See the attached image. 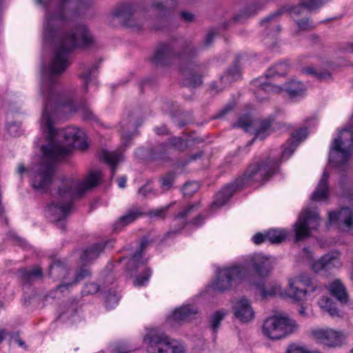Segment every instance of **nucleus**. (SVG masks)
<instances>
[{
	"label": "nucleus",
	"mask_w": 353,
	"mask_h": 353,
	"mask_svg": "<svg viewBox=\"0 0 353 353\" xmlns=\"http://www.w3.org/2000/svg\"><path fill=\"white\" fill-rule=\"evenodd\" d=\"M99 290V286L94 283H87L85 285L83 292L84 294H94Z\"/></svg>",
	"instance_id": "6e6d98bb"
},
{
	"label": "nucleus",
	"mask_w": 353,
	"mask_h": 353,
	"mask_svg": "<svg viewBox=\"0 0 353 353\" xmlns=\"http://www.w3.org/2000/svg\"><path fill=\"white\" fill-rule=\"evenodd\" d=\"M70 0H35L37 4L41 5L45 9L46 28L43 37L49 41H55L57 37V30L54 28V21H67L70 17L66 13V6Z\"/></svg>",
	"instance_id": "39448f33"
},
{
	"label": "nucleus",
	"mask_w": 353,
	"mask_h": 353,
	"mask_svg": "<svg viewBox=\"0 0 353 353\" xmlns=\"http://www.w3.org/2000/svg\"><path fill=\"white\" fill-rule=\"evenodd\" d=\"M328 223L344 225L348 229L353 228V207H343L339 211L329 212Z\"/></svg>",
	"instance_id": "dca6fc26"
},
{
	"label": "nucleus",
	"mask_w": 353,
	"mask_h": 353,
	"mask_svg": "<svg viewBox=\"0 0 353 353\" xmlns=\"http://www.w3.org/2000/svg\"><path fill=\"white\" fill-rule=\"evenodd\" d=\"M235 317L243 323H247L254 319V312L251 306L250 301L245 297L239 299L234 307Z\"/></svg>",
	"instance_id": "412c9836"
},
{
	"label": "nucleus",
	"mask_w": 353,
	"mask_h": 353,
	"mask_svg": "<svg viewBox=\"0 0 353 353\" xmlns=\"http://www.w3.org/2000/svg\"><path fill=\"white\" fill-rule=\"evenodd\" d=\"M99 158L110 166L111 179H112L116 174L117 165L121 161V154L117 151L102 150L99 153Z\"/></svg>",
	"instance_id": "c85d7f7f"
},
{
	"label": "nucleus",
	"mask_w": 353,
	"mask_h": 353,
	"mask_svg": "<svg viewBox=\"0 0 353 353\" xmlns=\"http://www.w3.org/2000/svg\"><path fill=\"white\" fill-rule=\"evenodd\" d=\"M233 103H229L226 105L222 110H221L215 116L213 117L214 119H222L226 114H228L234 108Z\"/></svg>",
	"instance_id": "13d9d810"
},
{
	"label": "nucleus",
	"mask_w": 353,
	"mask_h": 353,
	"mask_svg": "<svg viewBox=\"0 0 353 353\" xmlns=\"http://www.w3.org/2000/svg\"><path fill=\"white\" fill-rule=\"evenodd\" d=\"M315 288L311 286V281L307 277L301 275L299 277L289 281L287 295L296 301L303 300L309 292H314Z\"/></svg>",
	"instance_id": "9b49d317"
},
{
	"label": "nucleus",
	"mask_w": 353,
	"mask_h": 353,
	"mask_svg": "<svg viewBox=\"0 0 353 353\" xmlns=\"http://www.w3.org/2000/svg\"><path fill=\"white\" fill-rule=\"evenodd\" d=\"M285 353H307V350L294 345H290Z\"/></svg>",
	"instance_id": "69168bd1"
},
{
	"label": "nucleus",
	"mask_w": 353,
	"mask_h": 353,
	"mask_svg": "<svg viewBox=\"0 0 353 353\" xmlns=\"http://www.w3.org/2000/svg\"><path fill=\"white\" fill-rule=\"evenodd\" d=\"M279 168L278 160L270 157L250 165L243 175L236 178L234 182L227 184L216 193L211 207L214 208L224 205L236 191L245 186L250 185L252 183L268 181L279 171Z\"/></svg>",
	"instance_id": "20e7f679"
},
{
	"label": "nucleus",
	"mask_w": 353,
	"mask_h": 353,
	"mask_svg": "<svg viewBox=\"0 0 353 353\" xmlns=\"http://www.w3.org/2000/svg\"><path fill=\"white\" fill-rule=\"evenodd\" d=\"M199 189V185L196 181L186 182L183 186V193L185 196H191Z\"/></svg>",
	"instance_id": "49530a36"
},
{
	"label": "nucleus",
	"mask_w": 353,
	"mask_h": 353,
	"mask_svg": "<svg viewBox=\"0 0 353 353\" xmlns=\"http://www.w3.org/2000/svg\"><path fill=\"white\" fill-rule=\"evenodd\" d=\"M152 274V270L148 268L144 270L143 273L138 276L134 281V285L137 286L145 285L149 281Z\"/></svg>",
	"instance_id": "a18cd8bd"
},
{
	"label": "nucleus",
	"mask_w": 353,
	"mask_h": 353,
	"mask_svg": "<svg viewBox=\"0 0 353 353\" xmlns=\"http://www.w3.org/2000/svg\"><path fill=\"white\" fill-rule=\"evenodd\" d=\"M217 34L218 32L214 28H210L205 37L203 44L200 46H197L199 49V52L200 51L203 46L205 47V48H208L209 47H210L212 43H213L214 37Z\"/></svg>",
	"instance_id": "3c124183"
},
{
	"label": "nucleus",
	"mask_w": 353,
	"mask_h": 353,
	"mask_svg": "<svg viewBox=\"0 0 353 353\" xmlns=\"http://www.w3.org/2000/svg\"><path fill=\"white\" fill-rule=\"evenodd\" d=\"M114 241H105L92 244L86 248L82 253L81 259L83 262L88 263L98 258L99 254L107 248L113 247Z\"/></svg>",
	"instance_id": "b1692460"
},
{
	"label": "nucleus",
	"mask_w": 353,
	"mask_h": 353,
	"mask_svg": "<svg viewBox=\"0 0 353 353\" xmlns=\"http://www.w3.org/2000/svg\"><path fill=\"white\" fill-rule=\"evenodd\" d=\"M200 208L199 203L190 204L175 216V219H185L187 216Z\"/></svg>",
	"instance_id": "de8ad7c7"
},
{
	"label": "nucleus",
	"mask_w": 353,
	"mask_h": 353,
	"mask_svg": "<svg viewBox=\"0 0 353 353\" xmlns=\"http://www.w3.org/2000/svg\"><path fill=\"white\" fill-rule=\"evenodd\" d=\"M319 225V216L314 210L305 209L301 212L294 225L295 241H301L311 236V231Z\"/></svg>",
	"instance_id": "9d476101"
},
{
	"label": "nucleus",
	"mask_w": 353,
	"mask_h": 353,
	"mask_svg": "<svg viewBox=\"0 0 353 353\" xmlns=\"http://www.w3.org/2000/svg\"><path fill=\"white\" fill-rule=\"evenodd\" d=\"M288 72V65L285 62H280L270 68L266 73V79L276 78L285 76Z\"/></svg>",
	"instance_id": "e433bc0d"
},
{
	"label": "nucleus",
	"mask_w": 353,
	"mask_h": 353,
	"mask_svg": "<svg viewBox=\"0 0 353 353\" xmlns=\"http://www.w3.org/2000/svg\"><path fill=\"white\" fill-rule=\"evenodd\" d=\"M48 274L53 279H59L65 278L68 274V270L62 262L60 261H54L53 263L49 266Z\"/></svg>",
	"instance_id": "f704fd0d"
},
{
	"label": "nucleus",
	"mask_w": 353,
	"mask_h": 353,
	"mask_svg": "<svg viewBox=\"0 0 353 353\" xmlns=\"http://www.w3.org/2000/svg\"><path fill=\"white\" fill-rule=\"evenodd\" d=\"M19 273L21 279L26 283H30L36 279L41 278L43 271L39 267H34L32 270L20 269Z\"/></svg>",
	"instance_id": "c9c22d12"
},
{
	"label": "nucleus",
	"mask_w": 353,
	"mask_h": 353,
	"mask_svg": "<svg viewBox=\"0 0 353 353\" xmlns=\"http://www.w3.org/2000/svg\"><path fill=\"white\" fill-rule=\"evenodd\" d=\"M94 39L86 25L79 23L57 37L54 55L48 70L42 71L41 93L45 98L41 125L47 134L48 143L42 145L43 157L34 171L32 185L42 193L47 192L52 183L56 163L69 156L73 148L84 150L88 147L84 132L76 127L57 130L50 112L52 109L68 107L71 113L79 112L83 120L98 122L97 117L85 99L78 105L72 97L57 90L59 77L70 65L69 56L76 48H88Z\"/></svg>",
	"instance_id": "f257e3e1"
},
{
	"label": "nucleus",
	"mask_w": 353,
	"mask_h": 353,
	"mask_svg": "<svg viewBox=\"0 0 353 353\" xmlns=\"http://www.w3.org/2000/svg\"><path fill=\"white\" fill-rule=\"evenodd\" d=\"M90 274V272L89 270L85 268H81L79 271L77 272L73 283L76 284L82 281L86 276H88Z\"/></svg>",
	"instance_id": "4d7b16f0"
},
{
	"label": "nucleus",
	"mask_w": 353,
	"mask_h": 353,
	"mask_svg": "<svg viewBox=\"0 0 353 353\" xmlns=\"http://www.w3.org/2000/svg\"><path fill=\"white\" fill-rule=\"evenodd\" d=\"M263 3L261 0H252L239 14L235 15L230 21L223 24V28H227L229 23H243L247 19L254 16L259 10H261Z\"/></svg>",
	"instance_id": "6ab92c4d"
},
{
	"label": "nucleus",
	"mask_w": 353,
	"mask_h": 353,
	"mask_svg": "<svg viewBox=\"0 0 353 353\" xmlns=\"http://www.w3.org/2000/svg\"><path fill=\"white\" fill-rule=\"evenodd\" d=\"M102 179L100 171H91L85 180L77 183L74 180L63 179L62 184L58 188V201H54L48 205V212L56 216L54 223L63 232L65 230V219L72 208V203L77 197H81L84 193L97 186Z\"/></svg>",
	"instance_id": "7ed1b4c3"
},
{
	"label": "nucleus",
	"mask_w": 353,
	"mask_h": 353,
	"mask_svg": "<svg viewBox=\"0 0 353 353\" xmlns=\"http://www.w3.org/2000/svg\"><path fill=\"white\" fill-rule=\"evenodd\" d=\"M99 67V63H96L89 68H87L83 63L80 65V69L82 70V72L79 73L78 77L84 81L83 87L85 92L88 91V83L91 80L92 75L97 71Z\"/></svg>",
	"instance_id": "473e14b6"
},
{
	"label": "nucleus",
	"mask_w": 353,
	"mask_h": 353,
	"mask_svg": "<svg viewBox=\"0 0 353 353\" xmlns=\"http://www.w3.org/2000/svg\"><path fill=\"white\" fill-rule=\"evenodd\" d=\"M226 312L223 310L215 312L210 319V327L213 332H216L219 329L221 322L225 316Z\"/></svg>",
	"instance_id": "37998d69"
},
{
	"label": "nucleus",
	"mask_w": 353,
	"mask_h": 353,
	"mask_svg": "<svg viewBox=\"0 0 353 353\" xmlns=\"http://www.w3.org/2000/svg\"><path fill=\"white\" fill-rule=\"evenodd\" d=\"M199 50L190 39L174 38L157 46L151 62L156 66H166L172 64L174 59H179L185 84L196 88L203 84V77L208 72L207 64L194 61L199 54Z\"/></svg>",
	"instance_id": "f03ea898"
},
{
	"label": "nucleus",
	"mask_w": 353,
	"mask_h": 353,
	"mask_svg": "<svg viewBox=\"0 0 353 353\" xmlns=\"http://www.w3.org/2000/svg\"><path fill=\"white\" fill-rule=\"evenodd\" d=\"M203 220V217L202 216V215L199 214L196 216L194 219H192L190 221V223L196 226H199L200 225L202 224Z\"/></svg>",
	"instance_id": "774afa93"
},
{
	"label": "nucleus",
	"mask_w": 353,
	"mask_h": 353,
	"mask_svg": "<svg viewBox=\"0 0 353 353\" xmlns=\"http://www.w3.org/2000/svg\"><path fill=\"white\" fill-rule=\"evenodd\" d=\"M303 73L311 75L316 78L319 81H324L328 79L331 74L329 72L319 71L318 72L315 68L312 67H307L302 69Z\"/></svg>",
	"instance_id": "c03bdc74"
},
{
	"label": "nucleus",
	"mask_w": 353,
	"mask_h": 353,
	"mask_svg": "<svg viewBox=\"0 0 353 353\" xmlns=\"http://www.w3.org/2000/svg\"><path fill=\"white\" fill-rule=\"evenodd\" d=\"M328 179L329 174L324 170L316 190L311 195V200L318 201L326 199L328 196Z\"/></svg>",
	"instance_id": "c756f323"
},
{
	"label": "nucleus",
	"mask_w": 353,
	"mask_h": 353,
	"mask_svg": "<svg viewBox=\"0 0 353 353\" xmlns=\"http://www.w3.org/2000/svg\"><path fill=\"white\" fill-rule=\"evenodd\" d=\"M297 328L294 321L287 316H273L263 325V334L270 339H281L293 333Z\"/></svg>",
	"instance_id": "6e6552de"
},
{
	"label": "nucleus",
	"mask_w": 353,
	"mask_h": 353,
	"mask_svg": "<svg viewBox=\"0 0 353 353\" xmlns=\"http://www.w3.org/2000/svg\"><path fill=\"white\" fill-rule=\"evenodd\" d=\"M152 191V188L150 187L149 183H147L139 189L138 193L143 197H146Z\"/></svg>",
	"instance_id": "e2e57ef3"
},
{
	"label": "nucleus",
	"mask_w": 353,
	"mask_h": 353,
	"mask_svg": "<svg viewBox=\"0 0 353 353\" xmlns=\"http://www.w3.org/2000/svg\"><path fill=\"white\" fill-rule=\"evenodd\" d=\"M105 307L107 308H111L114 305H116L119 300V297L117 294L116 292L114 291H108L105 292Z\"/></svg>",
	"instance_id": "8fccbe9b"
},
{
	"label": "nucleus",
	"mask_w": 353,
	"mask_h": 353,
	"mask_svg": "<svg viewBox=\"0 0 353 353\" xmlns=\"http://www.w3.org/2000/svg\"><path fill=\"white\" fill-rule=\"evenodd\" d=\"M296 24L300 30H307L313 28L309 21V19H302L296 21Z\"/></svg>",
	"instance_id": "052dcab7"
},
{
	"label": "nucleus",
	"mask_w": 353,
	"mask_h": 353,
	"mask_svg": "<svg viewBox=\"0 0 353 353\" xmlns=\"http://www.w3.org/2000/svg\"><path fill=\"white\" fill-rule=\"evenodd\" d=\"M247 274L248 270L243 265H233L220 269L217 271L212 288L215 292H224L230 290L236 281L243 279Z\"/></svg>",
	"instance_id": "1a4fd4ad"
},
{
	"label": "nucleus",
	"mask_w": 353,
	"mask_h": 353,
	"mask_svg": "<svg viewBox=\"0 0 353 353\" xmlns=\"http://www.w3.org/2000/svg\"><path fill=\"white\" fill-rule=\"evenodd\" d=\"M339 265V259L337 253H327L312 264L315 272H327Z\"/></svg>",
	"instance_id": "4be33fe9"
},
{
	"label": "nucleus",
	"mask_w": 353,
	"mask_h": 353,
	"mask_svg": "<svg viewBox=\"0 0 353 353\" xmlns=\"http://www.w3.org/2000/svg\"><path fill=\"white\" fill-rule=\"evenodd\" d=\"M240 59L241 56H236L233 65L228 68L224 74L221 76L220 81L224 86L238 80L241 77Z\"/></svg>",
	"instance_id": "cd10ccee"
},
{
	"label": "nucleus",
	"mask_w": 353,
	"mask_h": 353,
	"mask_svg": "<svg viewBox=\"0 0 353 353\" xmlns=\"http://www.w3.org/2000/svg\"><path fill=\"white\" fill-rule=\"evenodd\" d=\"M76 7L72 11L73 17H80L85 14L93 6V0H75Z\"/></svg>",
	"instance_id": "4c0bfd02"
},
{
	"label": "nucleus",
	"mask_w": 353,
	"mask_h": 353,
	"mask_svg": "<svg viewBox=\"0 0 353 353\" xmlns=\"http://www.w3.org/2000/svg\"><path fill=\"white\" fill-rule=\"evenodd\" d=\"M253 242L256 244L259 245L261 244L265 241H268V232L265 234H263L261 232H257L252 237Z\"/></svg>",
	"instance_id": "bf43d9fd"
},
{
	"label": "nucleus",
	"mask_w": 353,
	"mask_h": 353,
	"mask_svg": "<svg viewBox=\"0 0 353 353\" xmlns=\"http://www.w3.org/2000/svg\"><path fill=\"white\" fill-rule=\"evenodd\" d=\"M329 291L330 294L341 303H346L347 302V293L345 286L339 280L336 279L330 284Z\"/></svg>",
	"instance_id": "2f4dec72"
},
{
	"label": "nucleus",
	"mask_w": 353,
	"mask_h": 353,
	"mask_svg": "<svg viewBox=\"0 0 353 353\" xmlns=\"http://www.w3.org/2000/svg\"><path fill=\"white\" fill-rule=\"evenodd\" d=\"M252 84L256 87L254 94L259 101H264L268 99V97L263 96V93H279L285 90L290 97H295L301 96L305 90L304 85L301 81L294 80L285 83L282 87L270 81H261L259 79L253 80Z\"/></svg>",
	"instance_id": "0eeeda50"
},
{
	"label": "nucleus",
	"mask_w": 353,
	"mask_h": 353,
	"mask_svg": "<svg viewBox=\"0 0 353 353\" xmlns=\"http://www.w3.org/2000/svg\"><path fill=\"white\" fill-rule=\"evenodd\" d=\"M312 333L321 343L329 347H340L346 338L343 332L332 329L316 330Z\"/></svg>",
	"instance_id": "f8f14e48"
},
{
	"label": "nucleus",
	"mask_w": 353,
	"mask_h": 353,
	"mask_svg": "<svg viewBox=\"0 0 353 353\" xmlns=\"http://www.w3.org/2000/svg\"><path fill=\"white\" fill-rule=\"evenodd\" d=\"M197 313L198 309L195 306L184 305L173 312L171 319L178 322L187 321L193 319Z\"/></svg>",
	"instance_id": "bb28decb"
},
{
	"label": "nucleus",
	"mask_w": 353,
	"mask_h": 353,
	"mask_svg": "<svg viewBox=\"0 0 353 353\" xmlns=\"http://www.w3.org/2000/svg\"><path fill=\"white\" fill-rule=\"evenodd\" d=\"M176 174L175 172L170 171L160 179V188L163 192L170 190L173 186L174 180L176 179Z\"/></svg>",
	"instance_id": "ea45409f"
},
{
	"label": "nucleus",
	"mask_w": 353,
	"mask_h": 353,
	"mask_svg": "<svg viewBox=\"0 0 353 353\" xmlns=\"http://www.w3.org/2000/svg\"><path fill=\"white\" fill-rule=\"evenodd\" d=\"M148 244V241L147 239H143L138 249L128 259L126 264V271L131 276L137 273L140 265H143L147 263V261L143 259V252Z\"/></svg>",
	"instance_id": "aec40b11"
},
{
	"label": "nucleus",
	"mask_w": 353,
	"mask_h": 353,
	"mask_svg": "<svg viewBox=\"0 0 353 353\" xmlns=\"http://www.w3.org/2000/svg\"><path fill=\"white\" fill-rule=\"evenodd\" d=\"M148 157L150 159L156 161L169 162L171 161L170 157V145L168 143H161L155 147H152L148 150Z\"/></svg>",
	"instance_id": "393cba45"
},
{
	"label": "nucleus",
	"mask_w": 353,
	"mask_h": 353,
	"mask_svg": "<svg viewBox=\"0 0 353 353\" xmlns=\"http://www.w3.org/2000/svg\"><path fill=\"white\" fill-rule=\"evenodd\" d=\"M303 3H305V0H301L297 5L289 6L287 10L290 14L299 16L302 14L303 9H305V6Z\"/></svg>",
	"instance_id": "864d4df0"
},
{
	"label": "nucleus",
	"mask_w": 353,
	"mask_h": 353,
	"mask_svg": "<svg viewBox=\"0 0 353 353\" xmlns=\"http://www.w3.org/2000/svg\"><path fill=\"white\" fill-rule=\"evenodd\" d=\"M308 132L306 128H301L294 132L290 139L283 145V150L281 154V159L285 160L290 158L300 143L306 139Z\"/></svg>",
	"instance_id": "f3484780"
},
{
	"label": "nucleus",
	"mask_w": 353,
	"mask_h": 353,
	"mask_svg": "<svg viewBox=\"0 0 353 353\" xmlns=\"http://www.w3.org/2000/svg\"><path fill=\"white\" fill-rule=\"evenodd\" d=\"M180 16L181 19L187 23L192 22L194 20V14L188 11H181Z\"/></svg>",
	"instance_id": "680f3d73"
},
{
	"label": "nucleus",
	"mask_w": 353,
	"mask_h": 353,
	"mask_svg": "<svg viewBox=\"0 0 353 353\" xmlns=\"http://www.w3.org/2000/svg\"><path fill=\"white\" fill-rule=\"evenodd\" d=\"M248 267L253 270L257 276L265 277L270 274L272 269V263L269 257L254 254L250 259Z\"/></svg>",
	"instance_id": "2eb2a0df"
},
{
	"label": "nucleus",
	"mask_w": 353,
	"mask_h": 353,
	"mask_svg": "<svg viewBox=\"0 0 353 353\" xmlns=\"http://www.w3.org/2000/svg\"><path fill=\"white\" fill-rule=\"evenodd\" d=\"M282 14L283 11L279 10L261 21L260 25L265 28L268 36H271L274 39L276 34L281 31V26L274 24V22L282 15Z\"/></svg>",
	"instance_id": "a878e982"
},
{
	"label": "nucleus",
	"mask_w": 353,
	"mask_h": 353,
	"mask_svg": "<svg viewBox=\"0 0 353 353\" xmlns=\"http://www.w3.org/2000/svg\"><path fill=\"white\" fill-rule=\"evenodd\" d=\"M274 123V117L270 116L266 119H261L254 122V128L252 134H254V139L249 143L252 144L255 139L263 141L268 137L274 130L273 127Z\"/></svg>",
	"instance_id": "a211bd4d"
},
{
	"label": "nucleus",
	"mask_w": 353,
	"mask_h": 353,
	"mask_svg": "<svg viewBox=\"0 0 353 353\" xmlns=\"http://www.w3.org/2000/svg\"><path fill=\"white\" fill-rule=\"evenodd\" d=\"M137 6L132 2H124L119 4L114 10L113 15L123 21L128 27H139V24L134 18Z\"/></svg>",
	"instance_id": "4468645a"
},
{
	"label": "nucleus",
	"mask_w": 353,
	"mask_h": 353,
	"mask_svg": "<svg viewBox=\"0 0 353 353\" xmlns=\"http://www.w3.org/2000/svg\"><path fill=\"white\" fill-rule=\"evenodd\" d=\"M149 9L155 17L165 19L178 7V0H148Z\"/></svg>",
	"instance_id": "ddd939ff"
},
{
	"label": "nucleus",
	"mask_w": 353,
	"mask_h": 353,
	"mask_svg": "<svg viewBox=\"0 0 353 353\" xmlns=\"http://www.w3.org/2000/svg\"><path fill=\"white\" fill-rule=\"evenodd\" d=\"M143 215V212L139 206H132L114 223L113 230L119 232Z\"/></svg>",
	"instance_id": "5701e85b"
},
{
	"label": "nucleus",
	"mask_w": 353,
	"mask_h": 353,
	"mask_svg": "<svg viewBox=\"0 0 353 353\" xmlns=\"http://www.w3.org/2000/svg\"><path fill=\"white\" fill-rule=\"evenodd\" d=\"M328 0H305L303 3L305 6V9L309 12L318 10L321 8Z\"/></svg>",
	"instance_id": "09e8293b"
},
{
	"label": "nucleus",
	"mask_w": 353,
	"mask_h": 353,
	"mask_svg": "<svg viewBox=\"0 0 353 353\" xmlns=\"http://www.w3.org/2000/svg\"><path fill=\"white\" fill-rule=\"evenodd\" d=\"M171 205H172V204L170 203L163 208L151 210L149 214L151 216H157V217L164 219L167 210L170 208Z\"/></svg>",
	"instance_id": "5fc2aeb1"
},
{
	"label": "nucleus",
	"mask_w": 353,
	"mask_h": 353,
	"mask_svg": "<svg viewBox=\"0 0 353 353\" xmlns=\"http://www.w3.org/2000/svg\"><path fill=\"white\" fill-rule=\"evenodd\" d=\"M154 132L158 135H168L170 134V130L165 125H161L154 128Z\"/></svg>",
	"instance_id": "0e129e2a"
},
{
	"label": "nucleus",
	"mask_w": 353,
	"mask_h": 353,
	"mask_svg": "<svg viewBox=\"0 0 353 353\" xmlns=\"http://www.w3.org/2000/svg\"><path fill=\"white\" fill-rule=\"evenodd\" d=\"M321 307L327 312L331 316H339V310L336 306V303H334L332 299L329 297H323L319 302Z\"/></svg>",
	"instance_id": "58836bf2"
},
{
	"label": "nucleus",
	"mask_w": 353,
	"mask_h": 353,
	"mask_svg": "<svg viewBox=\"0 0 353 353\" xmlns=\"http://www.w3.org/2000/svg\"><path fill=\"white\" fill-rule=\"evenodd\" d=\"M168 143L170 147L172 146L174 150L180 152H183L188 148V141L180 137H170Z\"/></svg>",
	"instance_id": "79ce46f5"
},
{
	"label": "nucleus",
	"mask_w": 353,
	"mask_h": 353,
	"mask_svg": "<svg viewBox=\"0 0 353 353\" xmlns=\"http://www.w3.org/2000/svg\"><path fill=\"white\" fill-rule=\"evenodd\" d=\"M236 125L243 129L246 132L251 133L253 132L252 127L254 125V123H252L250 119L248 117L240 118L236 123Z\"/></svg>",
	"instance_id": "603ef678"
},
{
	"label": "nucleus",
	"mask_w": 353,
	"mask_h": 353,
	"mask_svg": "<svg viewBox=\"0 0 353 353\" xmlns=\"http://www.w3.org/2000/svg\"><path fill=\"white\" fill-rule=\"evenodd\" d=\"M287 237L285 230L272 229L268 231V241L271 243H280Z\"/></svg>",
	"instance_id": "a19ab883"
},
{
	"label": "nucleus",
	"mask_w": 353,
	"mask_h": 353,
	"mask_svg": "<svg viewBox=\"0 0 353 353\" xmlns=\"http://www.w3.org/2000/svg\"><path fill=\"white\" fill-rule=\"evenodd\" d=\"M73 284H74L73 282L60 284L56 287L55 290L64 292L65 290H69Z\"/></svg>",
	"instance_id": "338daca9"
},
{
	"label": "nucleus",
	"mask_w": 353,
	"mask_h": 353,
	"mask_svg": "<svg viewBox=\"0 0 353 353\" xmlns=\"http://www.w3.org/2000/svg\"><path fill=\"white\" fill-rule=\"evenodd\" d=\"M256 288L263 299L273 296L280 292L281 287L276 283H257Z\"/></svg>",
	"instance_id": "72a5a7b5"
},
{
	"label": "nucleus",
	"mask_w": 353,
	"mask_h": 353,
	"mask_svg": "<svg viewBox=\"0 0 353 353\" xmlns=\"http://www.w3.org/2000/svg\"><path fill=\"white\" fill-rule=\"evenodd\" d=\"M141 124L138 119L132 116H129L127 119H123L121 121L120 125L122 129L123 139L129 140L132 137L137 128Z\"/></svg>",
	"instance_id": "7c9ffc66"
},
{
	"label": "nucleus",
	"mask_w": 353,
	"mask_h": 353,
	"mask_svg": "<svg viewBox=\"0 0 353 353\" xmlns=\"http://www.w3.org/2000/svg\"><path fill=\"white\" fill-rule=\"evenodd\" d=\"M144 343L148 344L149 353H183L184 347L175 340L170 339L163 332L157 329H150L144 337Z\"/></svg>",
	"instance_id": "423d86ee"
}]
</instances>
